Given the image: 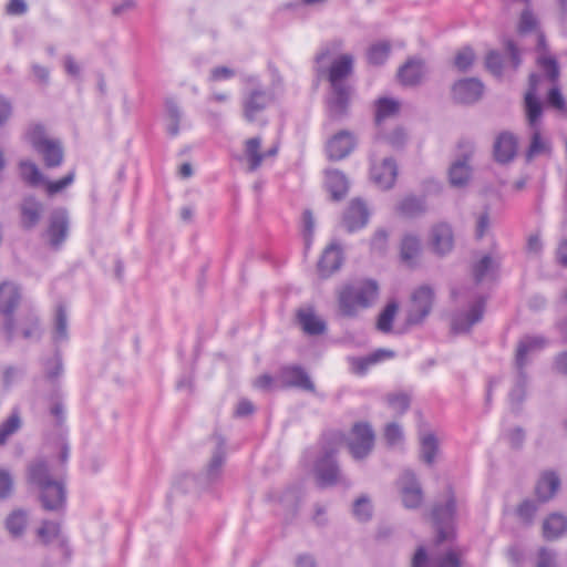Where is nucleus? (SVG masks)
I'll list each match as a JSON object with an SVG mask.
<instances>
[{"label": "nucleus", "mask_w": 567, "mask_h": 567, "mask_svg": "<svg viewBox=\"0 0 567 567\" xmlns=\"http://www.w3.org/2000/svg\"><path fill=\"white\" fill-rule=\"evenodd\" d=\"M28 482L39 491V498L45 511L59 512L64 508L66 489L64 480L54 475L44 460H35L28 466Z\"/></svg>", "instance_id": "nucleus-1"}, {"label": "nucleus", "mask_w": 567, "mask_h": 567, "mask_svg": "<svg viewBox=\"0 0 567 567\" xmlns=\"http://www.w3.org/2000/svg\"><path fill=\"white\" fill-rule=\"evenodd\" d=\"M540 76L532 74L529 76V87L525 94V111L530 130V144L526 152L527 159L542 155H549L551 152L550 141L543 134L540 126V116L543 107L537 99V83Z\"/></svg>", "instance_id": "nucleus-2"}, {"label": "nucleus", "mask_w": 567, "mask_h": 567, "mask_svg": "<svg viewBox=\"0 0 567 567\" xmlns=\"http://www.w3.org/2000/svg\"><path fill=\"white\" fill-rule=\"evenodd\" d=\"M379 286L372 279L346 284L337 291L338 311L342 317L353 318L371 307L378 299Z\"/></svg>", "instance_id": "nucleus-3"}, {"label": "nucleus", "mask_w": 567, "mask_h": 567, "mask_svg": "<svg viewBox=\"0 0 567 567\" xmlns=\"http://www.w3.org/2000/svg\"><path fill=\"white\" fill-rule=\"evenodd\" d=\"M353 62L354 59L351 54H341L332 61L329 68L328 79L332 87L329 111L332 117H340L347 111L350 87L343 81L352 73Z\"/></svg>", "instance_id": "nucleus-4"}, {"label": "nucleus", "mask_w": 567, "mask_h": 567, "mask_svg": "<svg viewBox=\"0 0 567 567\" xmlns=\"http://www.w3.org/2000/svg\"><path fill=\"white\" fill-rule=\"evenodd\" d=\"M346 442V436L338 431L323 436L322 456L317 461L315 474L320 486L334 485L339 481V468L333 460L338 449Z\"/></svg>", "instance_id": "nucleus-5"}, {"label": "nucleus", "mask_w": 567, "mask_h": 567, "mask_svg": "<svg viewBox=\"0 0 567 567\" xmlns=\"http://www.w3.org/2000/svg\"><path fill=\"white\" fill-rule=\"evenodd\" d=\"M452 298L457 305L468 303L467 310L456 312L452 319L453 331L457 333L467 332L473 324L482 320L485 307L484 299L474 296L464 288L453 289Z\"/></svg>", "instance_id": "nucleus-6"}, {"label": "nucleus", "mask_w": 567, "mask_h": 567, "mask_svg": "<svg viewBox=\"0 0 567 567\" xmlns=\"http://www.w3.org/2000/svg\"><path fill=\"white\" fill-rule=\"evenodd\" d=\"M547 344V340L542 336H526L522 338L517 344L516 349V368L518 370L519 374V382H524L525 374H524V367L527 362V355L542 350ZM524 395L523 385L518 383L517 388L513 390L511 398L512 400H516L517 402H520Z\"/></svg>", "instance_id": "nucleus-7"}, {"label": "nucleus", "mask_w": 567, "mask_h": 567, "mask_svg": "<svg viewBox=\"0 0 567 567\" xmlns=\"http://www.w3.org/2000/svg\"><path fill=\"white\" fill-rule=\"evenodd\" d=\"M434 302V291L429 286H421L411 296L406 311L408 324L421 323L431 312Z\"/></svg>", "instance_id": "nucleus-8"}, {"label": "nucleus", "mask_w": 567, "mask_h": 567, "mask_svg": "<svg viewBox=\"0 0 567 567\" xmlns=\"http://www.w3.org/2000/svg\"><path fill=\"white\" fill-rule=\"evenodd\" d=\"M374 432L370 424L358 422L352 426L348 447L355 460L364 458L374 446Z\"/></svg>", "instance_id": "nucleus-9"}, {"label": "nucleus", "mask_w": 567, "mask_h": 567, "mask_svg": "<svg viewBox=\"0 0 567 567\" xmlns=\"http://www.w3.org/2000/svg\"><path fill=\"white\" fill-rule=\"evenodd\" d=\"M427 245L437 256L449 255L455 246V235L451 224L439 221L429 231Z\"/></svg>", "instance_id": "nucleus-10"}, {"label": "nucleus", "mask_w": 567, "mask_h": 567, "mask_svg": "<svg viewBox=\"0 0 567 567\" xmlns=\"http://www.w3.org/2000/svg\"><path fill=\"white\" fill-rule=\"evenodd\" d=\"M403 505L406 508H416L423 502V491L414 473L405 471L398 482Z\"/></svg>", "instance_id": "nucleus-11"}, {"label": "nucleus", "mask_w": 567, "mask_h": 567, "mask_svg": "<svg viewBox=\"0 0 567 567\" xmlns=\"http://www.w3.org/2000/svg\"><path fill=\"white\" fill-rule=\"evenodd\" d=\"M357 145V140L350 131H340L332 135L326 144V152L331 161H340L351 154Z\"/></svg>", "instance_id": "nucleus-12"}, {"label": "nucleus", "mask_w": 567, "mask_h": 567, "mask_svg": "<svg viewBox=\"0 0 567 567\" xmlns=\"http://www.w3.org/2000/svg\"><path fill=\"white\" fill-rule=\"evenodd\" d=\"M456 511V501L453 494H449L444 505H436L433 508L432 517L437 529L439 540H445L452 535V530L444 529L443 525H449L454 518Z\"/></svg>", "instance_id": "nucleus-13"}, {"label": "nucleus", "mask_w": 567, "mask_h": 567, "mask_svg": "<svg viewBox=\"0 0 567 567\" xmlns=\"http://www.w3.org/2000/svg\"><path fill=\"white\" fill-rule=\"evenodd\" d=\"M460 147H464L463 158L455 161L449 169V181L453 187H464L471 178V167L468 158L473 153V145L470 142L460 143Z\"/></svg>", "instance_id": "nucleus-14"}, {"label": "nucleus", "mask_w": 567, "mask_h": 567, "mask_svg": "<svg viewBox=\"0 0 567 567\" xmlns=\"http://www.w3.org/2000/svg\"><path fill=\"white\" fill-rule=\"evenodd\" d=\"M69 231V217L65 209L59 208L52 212L50 216L47 236L49 244L53 248H59L66 239Z\"/></svg>", "instance_id": "nucleus-15"}, {"label": "nucleus", "mask_w": 567, "mask_h": 567, "mask_svg": "<svg viewBox=\"0 0 567 567\" xmlns=\"http://www.w3.org/2000/svg\"><path fill=\"white\" fill-rule=\"evenodd\" d=\"M370 217L369 209L364 202L359 198L352 199L348 205L342 224L350 233L364 227Z\"/></svg>", "instance_id": "nucleus-16"}, {"label": "nucleus", "mask_w": 567, "mask_h": 567, "mask_svg": "<svg viewBox=\"0 0 567 567\" xmlns=\"http://www.w3.org/2000/svg\"><path fill=\"white\" fill-rule=\"evenodd\" d=\"M279 381L282 386H295L306 391H315V384L307 372L300 367H286L280 370Z\"/></svg>", "instance_id": "nucleus-17"}, {"label": "nucleus", "mask_w": 567, "mask_h": 567, "mask_svg": "<svg viewBox=\"0 0 567 567\" xmlns=\"http://www.w3.org/2000/svg\"><path fill=\"white\" fill-rule=\"evenodd\" d=\"M482 93L483 84L475 79L458 81L453 86V97L458 103H473L482 96Z\"/></svg>", "instance_id": "nucleus-18"}, {"label": "nucleus", "mask_w": 567, "mask_h": 567, "mask_svg": "<svg viewBox=\"0 0 567 567\" xmlns=\"http://www.w3.org/2000/svg\"><path fill=\"white\" fill-rule=\"evenodd\" d=\"M398 174L395 163L390 158H384L379 164L371 167V178L381 188L388 189L393 186Z\"/></svg>", "instance_id": "nucleus-19"}, {"label": "nucleus", "mask_w": 567, "mask_h": 567, "mask_svg": "<svg viewBox=\"0 0 567 567\" xmlns=\"http://www.w3.org/2000/svg\"><path fill=\"white\" fill-rule=\"evenodd\" d=\"M297 320L305 333L310 336L322 334L327 324L312 307L300 308L297 311Z\"/></svg>", "instance_id": "nucleus-20"}, {"label": "nucleus", "mask_w": 567, "mask_h": 567, "mask_svg": "<svg viewBox=\"0 0 567 567\" xmlns=\"http://www.w3.org/2000/svg\"><path fill=\"white\" fill-rule=\"evenodd\" d=\"M342 251L341 248L336 245H329L318 262V271L322 278H328L334 271H337L342 265Z\"/></svg>", "instance_id": "nucleus-21"}, {"label": "nucleus", "mask_w": 567, "mask_h": 567, "mask_svg": "<svg viewBox=\"0 0 567 567\" xmlns=\"http://www.w3.org/2000/svg\"><path fill=\"white\" fill-rule=\"evenodd\" d=\"M42 214L43 204L40 200L32 196L24 198L20 205L21 226L25 229L35 227Z\"/></svg>", "instance_id": "nucleus-22"}, {"label": "nucleus", "mask_w": 567, "mask_h": 567, "mask_svg": "<svg viewBox=\"0 0 567 567\" xmlns=\"http://www.w3.org/2000/svg\"><path fill=\"white\" fill-rule=\"evenodd\" d=\"M425 74L424 63L420 59H409L398 71V79L405 86L419 84Z\"/></svg>", "instance_id": "nucleus-23"}, {"label": "nucleus", "mask_w": 567, "mask_h": 567, "mask_svg": "<svg viewBox=\"0 0 567 567\" xmlns=\"http://www.w3.org/2000/svg\"><path fill=\"white\" fill-rule=\"evenodd\" d=\"M421 252L422 244L419 236L413 234L404 235L400 244L401 261L409 267H415Z\"/></svg>", "instance_id": "nucleus-24"}, {"label": "nucleus", "mask_w": 567, "mask_h": 567, "mask_svg": "<svg viewBox=\"0 0 567 567\" xmlns=\"http://www.w3.org/2000/svg\"><path fill=\"white\" fill-rule=\"evenodd\" d=\"M517 153V140L511 133H502L494 143V156L498 163L511 162Z\"/></svg>", "instance_id": "nucleus-25"}, {"label": "nucleus", "mask_w": 567, "mask_h": 567, "mask_svg": "<svg viewBox=\"0 0 567 567\" xmlns=\"http://www.w3.org/2000/svg\"><path fill=\"white\" fill-rule=\"evenodd\" d=\"M212 441L216 447V451L214 452L213 457H212L210 462L208 463V466H207V470L205 473L208 482H214L220 476L223 465L225 462V449H224L225 441H224V439L219 434H214L212 436Z\"/></svg>", "instance_id": "nucleus-26"}, {"label": "nucleus", "mask_w": 567, "mask_h": 567, "mask_svg": "<svg viewBox=\"0 0 567 567\" xmlns=\"http://www.w3.org/2000/svg\"><path fill=\"white\" fill-rule=\"evenodd\" d=\"M48 168L59 167L64 159V150L60 140L52 138L37 151Z\"/></svg>", "instance_id": "nucleus-27"}, {"label": "nucleus", "mask_w": 567, "mask_h": 567, "mask_svg": "<svg viewBox=\"0 0 567 567\" xmlns=\"http://www.w3.org/2000/svg\"><path fill=\"white\" fill-rule=\"evenodd\" d=\"M269 97L262 91H252L246 97L244 102V115L247 121L254 122L258 118L260 112H262L268 105Z\"/></svg>", "instance_id": "nucleus-28"}, {"label": "nucleus", "mask_w": 567, "mask_h": 567, "mask_svg": "<svg viewBox=\"0 0 567 567\" xmlns=\"http://www.w3.org/2000/svg\"><path fill=\"white\" fill-rule=\"evenodd\" d=\"M326 186L332 199L339 200L347 195L349 182L343 173L332 169L326 173Z\"/></svg>", "instance_id": "nucleus-29"}, {"label": "nucleus", "mask_w": 567, "mask_h": 567, "mask_svg": "<svg viewBox=\"0 0 567 567\" xmlns=\"http://www.w3.org/2000/svg\"><path fill=\"white\" fill-rule=\"evenodd\" d=\"M560 485L558 476L553 473H544L536 485V495L539 501L546 502L554 496Z\"/></svg>", "instance_id": "nucleus-30"}, {"label": "nucleus", "mask_w": 567, "mask_h": 567, "mask_svg": "<svg viewBox=\"0 0 567 567\" xmlns=\"http://www.w3.org/2000/svg\"><path fill=\"white\" fill-rule=\"evenodd\" d=\"M261 138L251 137L245 142V156L248 162V169L250 172L256 171L260 167L264 158L267 154L261 152Z\"/></svg>", "instance_id": "nucleus-31"}, {"label": "nucleus", "mask_w": 567, "mask_h": 567, "mask_svg": "<svg viewBox=\"0 0 567 567\" xmlns=\"http://www.w3.org/2000/svg\"><path fill=\"white\" fill-rule=\"evenodd\" d=\"M439 453V441L432 432L423 433L420 437V457L427 464L432 465Z\"/></svg>", "instance_id": "nucleus-32"}, {"label": "nucleus", "mask_w": 567, "mask_h": 567, "mask_svg": "<svg viewBox=\"0 0 567 567\" xmlns=\"http://www.w3.org/2000/svg\"><path fill=\"white\" fill-rule=\"evenodd\" d=\"M567 530V519L560 514H551L543 524V534L546 539H556Z\"/></svg>", "instance_id": "nucleus-33"}, {"label": "nucleus", "mask_w": 567, "mask_h": 567, "mask_svg": "<svg viewBox=\"0 0 567 567\" xmlns=\"http://www.w3.org/2000/svg\"><path fill=\"white\" fill-rule=\"evenodd\" d=\"M20 293L18 287L13 284H3L0 286V312L9 315L18 305Z\"/></svg>", "instance_id": "nucleus-34"}, {"label": "nucleus", "mask_w": 567, "mask_h": 567, "mask_svg": "<svg viewBox=\"0 0 567 567\" xmlns=\"http://www.w3.org/2000/svg\"><path fill=\"white\" fill-rule=\"evenodd\" d=\"M499 266V257L485 255L473 265V275L476 282H481L493 274Z\"/></svg>", "instance_id": "nucleus-35"}, {"label": "nucleus", "mask_w": 567, "mask_h": 567, "mask_svg": "<svg viewBox=\"0 0 567 567\" xmlns=\"http://www.w3.org/2000/svg\"><path fill=\"white\" fill-rule=\"evenodd\" d=\"M401 104L398 100L390 97H380L375 102V121L380 124L383 120L394 116L399 113Z\"/></svg>", "instance_id": "nucleus-36"}, {"label": "nucleus", "mask_w": 567, "mask_h": 567, "mask_svg": "<svg viewBox=\"0 0 567 567\" xmlns=\"http://www.w3.org/2000/svg\"><path fill=\"white\" fill-rule=\"evenodd\" d=\"M19 173L21 178L31 186H38L44 181L43 174L37 164L31 161H21L19 163Z\"/></svg>", "instance_id": "nucleus-37"}, {"label": "nucleus", "mask_w": 567, "mask_h": 567, "mask_svg": "<svg viewBox=\"0 0 567 567\" xmlns=\"http://www.w3.org/2000/svg\"><path fill=\"white\" fill-rule=\"evenodd\" d=\"M75 179V171H70L66 175L58 181H49L44 177L42 183L45 194L49 197L55 196L66 189L70 185L73 184Z\"/></svg>", "instance_id": "nucleus-38"}, {"label": "nucleus", "mask_w": 567, "mask_h": 567, "mask_svg": "<svg viewBox=\"0 0 567 567\" xmlns=\"http://www.w3.org/2000/svg\"><path fill=\"white\" fill-rule=\"evenodd\" d=\"M398 212L404 217H415L425 212L424 200L414 196H408L398 205Z\"/></svg>", "instance_id": "nucleus-39"}, {"label": "nucleus", "mask_w": 567, "mask_h": 567, "mask_svg": "<svg viewBox=\"0 0 567 567\" xmlns=\"http://www.w3.org/2000/svg\"><path fill=\"white\" fill-rule=\"evenodd\" d=\"M27 513L21 509L13 511L6 519V527L13 537L21 536L27 527Z\"/></svg>", "instance_id": "nucleus-40"}, {"label": "nucleus", "mask_w": 567, "mask_h": 567, "mask_svg": "<svg viewBox=\"0 0 567 567\" xmlns=\"http://www.w3.org/2000/svg\"><path fill=\"white\" fill-rule=\"evenodd\" d=\"M27 141L32 147L38 151L43 144L50 142L53 137H50L42 124L33 123L29 126L25 132Z\"/></svg>", "instance_id": "nucleus-41"}, {"label": "nucleus", "mask_w": 567, "mask_h": 567, "mask_svg": "<svg viewBox=\"0 0 567 567\" xmlns=\"http://www.w3.org/2000/svg\"><path fill=\"white\" fill-rule=\"evenodd\" d=\"M391 51V45L388 41H381L372 44L367 53L368 61L370 64L380 65L383 64Z\"/></svg>", "instance_id": "nucleus-42"}, {"label": "nucleus", "mask_w": 567, "mask_h": 567, "mask_svg": "<svg viewBox=\"0 0 567 567\" xmlns=\"http://www.w3.org/2000/svg\"><path fill=\"white\" fill-rule=\"evenodd\" d=\"M398 312V305L392 302L389 303L383 311L380 313L377 322V328L381 332H390L392 329V322L394 320V317Z\"/></svg>", "instance_id": "nucleus-43"}, {"label": "nucleus", "mask_w": 567, "mask_h": 567, "mask_svg": "<svg viewBox=\"0 0 567 567\" xmlns=\"http://www.w3.org/2000/svg\"><path fill=\"white\" fill-rule=\"evenodd\" d=\"M166 111L168 116L167 132L171 136H176L179 133L181 110L176 103L168 101L166 103Z\"/></svg>", "instance_id": "nucleus-44"}, {"label": "nucleus", "mask_w": 567, "mask_h": 567, "mask_svg": "<svg viewBox=\"0 0 567 567\" xmlns=\"http://www.w3.org/2000/svg\"><path fill=\"white\" fill-rule=\"evenodd\" d=\"M21 420L18 413H12L3 423L0 424V445L6 444L9 436L19 430Z\"/></svg>", "instance_id": "nucleus-45"}, {"label": "nucleus", "mask_w": 567, "mask_h": 567, "mask_svg": "<svg viewBox=\"0 0 567 567\" xmlns=\"http://www.w3.org/2000/svg\"><path fill=\"white\" fill-rule=\"evenodd\" d=\"M60 535V526L54 522H43L42 526L38 528L37 536L39 540L47 545L51 543L53 539L58 538Z\"/></svg>", "instance_id": "nucleus-46"}, {"label": "nucleus", "mask_w": 567, "mask_h": 567, "mask_svg": "<svg viewBox=\"0 0 567 567\" xmlns=\"http://www.w3.org/2000/svg\"><path fill=\"white\" fill-rule=\"evenodd\" d=\"M538 65L547 73L551 82H556L559 76V68L554 56L542 53L537 59Z\"/></svg>", "instance_id": "nucleus-47"}, {"label": "nucleus", "mask_w": 567, "mask_h": 567, "mask_svg": "<svg viewBox=\"0 0 567 567\" xmlns=\"http://www.w3.org/2000/svg\"><path fill=\"white\" fill-rule=\"evenodd\" d=\"M386 402L394 415H402L410 405V400L405 394H390Z\"/></svg>", "instance_id": "nucleus-48"}, {"label": "nucleus", "mask_w": 567, "mask_h": 567, "mask_svg": "<svg viewBox=\"0 0 567 567\" xmlns=\"http://www.w3.org/2000/svg\"><path fill=\"white\" fill-rule=\"evenodd\" d=\"M354 516L362 522L369 520L372 517V505L368 497H359L353 505Z\"/></svg>", "instance_id": "nucleus-49"}, {"label": "nucleus", "mask_w": 567, "mask_h": 567, "mask_svg": "<svg viewBox=\"0 0 567 567\" xmlns=\"http://www.w3.org/2000/svg\"><path fill=\"white\" fill-rule=\"evenodd\" d=\"M19 330L23 338L35 337L39 332L38 319L33 313L27 315L19 323Z\"/></svg>", "instance_id": "nucleus-50"}, {"label": "nucleus", "mask_w": 567, "mask_h": 567, "mask_svg": "<svg viewBox=\"0 0 567 567\" xmlns=\"http://www.w3.org/2000/svg\"><path fill=\"white\" fill-rule=\"evenodd\" d=\"M547 103L557 111L567 114V104L559 87H550L547 95Z\"/></svg>", "instance_id": "nucleus-51"}, {"label": "nucleus", "mask_w": 567, "mask_h": 567, "mask_svg": "<svg viewBox=\"0 0 567 567\" xmlns=\"http://www.w3.org/2000/svg\"><path fill=\"white\" fill-rule=\"evenodd\" d=\"M68 336L66 313L62 306H59L55 315V339L63 340Z\"/></svg>", "instance_id": "nucleus-52"}, {"label": "nucleus", "mask_w": 567, "mask_h": 567, "mask_svg": "<svg viewBox=\"0 0 567 567\" xmlns=\"http://www.w3.org/2000/svg\"><path fill=\"white\" fill-rule=\"evenodd\" d=\"M475 54L472 49L464 48L455 56V66L460 71H466L474 62Z\"/></svg>", "instance_id": "nucleus-53"}, {"label": "nucleus", "mask_w": 567, "mask_h": 567, "mask_svg": "<svg viewBox=\"0 0 567 567\" xmlns=\"http://www.w3.org/2000/svg\"><path fill=\"white\" fill-rule=\"evenodd\" d=\"M50 414L54 420V424L56 426H62L65 422V409L60 400V398H55L52 400L50 405Z\"/></svg>", "instance_id": "nucleus-54"}, {"label": "nucleus", "mask_w": 567, "mask_h": 567, "mask_svg": "<svg viewBox=\"0 0 567 567\" xmlns=\"http://www.w3.org/2000/svg\"><path fill=\"white\" fill-rule=\"evenodd\" d=\"M13 491V480L11 474L3 468H0V498H8Z\"/></svg>", "instance_id": "nucleus-55"}, {"label": "nucleus", "mask_w": 567, "mask_h": 567, "mask_svg": "<svg viewBox=\"0 0 567 567\" xmlns=\"http://www.w3.org/2000/svg\"><path fill=\"white\" fill-rule=\"evenodd\" d=\"M384 437L390 445H395L403 440V432L399 424L389 423L384 429Z\"/></svg>", "instance_id": "nucleus-56"}, {"label": "nucleus", "mask_w": 567, "mask_h": 567, "mask_svg": "<svg viewBox=\"0 0 567 567\" xmlns=\"http://www.w3.org/2000/svg\"><path fill=\"white\" fill-rule=\"evenodd\" d=\"M236 72L234 69H230L228 66H216L213 68L209 72L208 81L209 82H219L224 80H229L233 76H235Z\"/></svg>", "instance_id": "nucleus-57"}, {"label": "nucleus", "mask_w": 567, "mask_h": 567, "mask_svg": "<svg viewBox=\"0 0 567 567\" xmlns=\"http://www.w3.org/2000/svg\"><path fill=\"white\" fill-rule=\"evenodd\" d=\"M62 373V362L59 357H53L45 364V378L53 381Z\"/></svg>", "instance_id": "nucleus-58"}, {"label": "nucleus", "mask_w": 567, "mask_h": 567, "mask_svg": "<svg viewBox=\"0 0 567 567\" xmlns=\"http://www.w3.org/2000/svg\"><path fill=\"white\" fill-rule=\"evenodd\" d=\"M486 68L495 75H501L502 70V59L501 55L495 52L491 51L487 53L485 59Z\"/></svg>", "instance_id": "nucleus-59"}, {"label": "nucleus", "mask_w": 567, "mask_h": 567, "mask_svg": "<svg viewBox=\"0 0 567 567\" xmlns=\"http://www.w3.org/2000/svg\"><path fill=\"white\" fill-rule=\"evenodd\" d=\"M537 24V21H536V18L534 17V14L528 10H524L522 16H520V21H519V31L520 32H528V31H532Z\"/></svg>", "instance_id": "nucleus-60"}, {"label": "nucleus", "mask_w": 567, "mask_h": 567, "mask_svg": "<svg viewBox=\"0 0 567 567\" xmlns=\"http://www.w3.org/2000/svg\"><path fill=\"white\" fill-rule=\"evenodd\" d=\"M388 233L384 229H378L371 240L372 249L377 251H384L388 244Z\"/></svg>", "instance_id": "nucleus-61"}, {"label": "nucleus", "mask_w": 567, "mask_h": 567, "mask_svg": "<svg viewBox=\"0 0 567 567\" xmlns=\"http://www.w3.org/2000/svg\"><path fill=\"white\" fill-rule=\"evenodd\" d=\"M536 505L533 502L525 501L517 509L518 516L526 523H529L536 513Z\"/></svg>", "instance_id": "nucleus-62"}, {"label": "nucleus", "mask_w": 567, "mask_h": 567, "mask_svg": "<svg viewBox=\"0 0 567 567\" xmlns=\"http://www.w3.org/2000/svg\"><path fill=\"white\" fill-rule=\"evenodd\" d=\"M436 567H460L458 554L454 550L447 551L437 560Z\"/></svg>", "instance_id": "nucleus-63"}, {"label": "nucleus", "mask_w": 567, "mask_h": 567, "mask_svg": "<svg viewBox=\"0 0 567 567\" xmlns=\"http://www.w3.org/2000/svg\"><path fill=\"white\" fill-rule=\"evenodd\" d=\"M536 567H556L555 554L542 548L538 553V561Z\"/></svg>", "instance_id": "nucleus-64"}]
</instances>
